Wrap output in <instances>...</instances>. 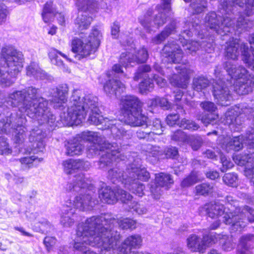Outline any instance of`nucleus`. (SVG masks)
Returning a JSON list of instances; mask_svg holds the SVG:
<instances>
[{
    "label": "nucleus",
    "instance_id": "24",
    "mask_svg": "<svg viewBox=\"0 0 254 254\" xmlns=\"http://www.w3.org/2000/svg\"><path fill=\"white\" fill-rule=\"evenodd\" d=\"M234 162L240 166H246L245 174L251 180L254 186V152L251 154L237 155L234 157Z\"/></svg>",
    "mask_w": 254,
    "mask_h": 254
},
{
    "label": "nucleus",
    "instance_id": "10",
    "mask_svg": "<svg viewBox=\"0 0 254 254\" xmlns=\"http://www.w3.org/2000/svg\"><path fill=\"white\" fill-rule=\"evenodd\" d=\"M143 103L136 96L126 95L121 101L124 123L132 127L148 126V117L142 113Z\"/></svg>",
    "mask_w": 254,
    "mask_h": 254
},
{
    "label": "nucleus",
    "instance_id": "61",
    "mask_svg": "<svg viewBox=\"0 0 254 254\" xmlns=\"http://www.w3.org/2000/svg\"><path fill=\"white\" fill-rule=\"evenodd\" d=\"M57 239L54 237H46L43 241V243L48 252L52 250L54 246L55 245Z\"/></svg>",
    "mask_w": 254,
    "mask_h": 254
},
{
    "label": "nucleus",
    "instance_id": "9",
    "mask_svg": "<svg viewBox=\"0 0 254 254\" xmlns=\"http://www.w3.org/2000/svg\"><path fill=\"white\" fill-rule=\"evenodd\" d=\"M24 62L22 52L11 46L2 48L0 57V85L9 86L21 70Z\"/></svg>",
    "mask_w": 254,
    "mask_h": 254
},
{
    "label": "nucleus",
    "instance_id": "37",
    "mask_svg": "<svg viewBox=\"0 0 254 254\" xmlns=\"http://www.w3.org/2000/svg\"><path fill=\"white\" fill-rule=\"evenodd\" d=\"M155 183L167 190L169 186L174 183V181L170 175L160 173L155 174Z\"/></svg>",
    "mask_w": 254,
    "mask_h": 254
},
{
    "label": "nucleus",
    "instance_id": "60",
    "mask_svg": "<svg viewBox=\"0 0 254 254\" xmlns=\"http://www.w3.org/2000/svg\"><path fill=\"white\" fill-rule=\"evenodd\" d=\"M165 154L167 158L177 159L179 156L178 149L176 147H169L164 150Z\"/></svg>",
    "mask_w": 254,
    "mask_h": 254
},
{
    "label": "nucleus",
    "instance_id": "28",
    "mask_svg": "<svg viewBox=\"0 0 254 254\" xmlns=\"http://www.w3.org/2000/svg\"><path fill=\"white\" fill-rule=\"evenodd\" d=\"M89 131H83L78 136H77L72 139L69 140L65 143V147L66 148V154L69 156L79 155L81 154L84 150V145L82 143V140L88 142L91 145V143L84 139L82 137V134L85 132Z\"/></svg>",
    "mask_w": 254,
    "mask_h": 254
},
{
    "label": "nucleus",
    "instance_id": "58",
    "mask_svg": "<svg viewBox=\"0 0 254 254\" xmlns=\"http://www.w3.org/2000/svg\"><path fill=\"white\" fill-rule=\"evenodd\" d=\"M163 127L162 126L161 121L158 119L153 120L152 125V131H150L152 134L159 135L163 131Z\"/></svg>",
    "mask_w": 254,
    "mask_h": 254
},
{
    "label": "nucleus",
    "instance_id": "33",
    "mask_svg": "<svg viewBox=\"0 0 254 254\" xmlns=\"http://www.w3.org/2000/svg\"><path fill=\"white\" fill-rule=\"evenodd\" d=\"M239 48H241V46L238 43V40L232 38L226 42L224 49L225 57L227 59L232 60L233 61H230L234 63L236 65L237 64L234 61L238 60L240 55ZM237 65H238L237 64Z\"/></svg>",
    "mask_w": 254,
    "mask_h": 254
},
{
    "label": "nucleus",
    "instance_id": "40",
    "mask_svg": "<svg viewBox=\"0 0 254 254\" xmlns=\"http://www.w3.org/2000/svg\"><path fill=\"white\" fill-rule=\"evenodd\" d=\"M204 240L206 244V248L209 246V244H215L221 240L224 241V239H227V235L221 234H217L216 233H211L207 235H204Z\"/></svg>",
    "mask_w": 254,
    "mask_h": 254
},
{
    "label": "nucleus",
    "instance_id": "4",
    "mask_svg": "<svg viewBox=\"0 0 254 254\" xmlns=\"http://www.w3.org/2000/svg\"><path fill=\"white\" fill-rule=\"evenodd\" d=\"M64 189L67 193H77L73 200H65L62 211L60 222L64 227L71 226L74 222L73 215L76 209L84 211L92 209L97 204L98 200L93 197L95 187L89 177L84 174L76 175L72 182L68 183Z\"/></svg>",
    "mask_w": 254,
    "mask_h": 254
},
{
    "label": "nucleus",
    "instance_id": "8",
    "mask_svg": "<svg viewBox=\"0 0 254 254\" xmlns=\"http://www.w3.org/2000/svg\"><path fill=\"white\" fill-rule=\"evenodd\" d=\"M82 137L91 143L88 146L89 151L97 154L103 151L98 162L99 168L104 169L110 166L114 162L124 160L121 153V147L116 143H110L99 133L94 131L84 132Z\"/></svg>",
    "mask_w": 254,
    "mask_h": 254
},
{
    "label": "nucleus",
    "instance_id": "44",
    "mask_svg": "<svg viewBox=\"0 0 254 254\" xmlns=\"http://www.w3.org/2000/svg\"><path fill=\"white\" fill-rule=\"evenodd\" d=\"M172 140L177 142L178 144L181 145L186 144L189 139V135H188L184 131L181 129H178L175 131L171 135Z\"/></svg>",
    "mask_w": 254,
    "mask_h": 254
},
{
    "label": "nucleus",
    "instance_id": "55",
    "mask_svg": "<svg viewBox=\"0 0 254 254\" xmlns=\"http://www.w3.org/2000/svg\"><path fill=\"white\" fill-rule=\"evenodd\" d=\"M72 163L73 171L76 170H87L90 168V166L89 162L80 159H72Z\"/></svg>",
    "mask_w": 254,
    "mask_h": 254
},
{
    "label": "nucleus",
    "instance_id": "13",
    "mask_svg": "<svg viewBox=\"0 0 254 254\" xmlns=\"http://www.w3.org/2000/svg\"><path fill=\"white\" fill-rule=\"evenodd\" d=\"M27 120L24 116L13 113L9 117L0 120V133H12L16 143L21 144L26 137Z\"/></svg>",
    "mask_w": 254,
    "mask_h": 254
},
{
    "label": "nucleus",
    "instance_id": "1",
    "mask_svg": "<svg viewBox=\"0 0 254 254\" xmlns=\"http://www.w3.org/2000/svg\"><path fill=\"white\" fill-rule=\"evenodd\" d=\"M135 221L129 218L121 220L115 218L111 214H104L88 218L85 224L80 225L78 235L82 236L88 228L89 231L85 234L90 235V244L102 246V254H114L121 239L119 228L122 229H133L136 227Z\"/></svg>",
    "mask_w": 254,
    "mask_h": 254
},
{
    "label": "nucleus",
    "instance_id": "31",
    "mask_svg": "<svg viewBox=\"0 0 254 254\" xmlns=\"http://www.w3.org/2000/svg\"><path fill=\"white\" fill-rule=\"evenodd\" d=\"M105 92L108 96L116 97L125 91V85L117 79H110L106 81L104 86Z\"/></svg>",
    "mask_w": 254,
    "mask_h": 254
},
{
    "label": "nucleus",
    "instance_id": "27",
    "mask_svg": "<svg viewBox=\"0 0 254 254\" xmlns=\"http://www.w3.org/2000/svg\"><path fill=\"white\" fill-rule=\"evenodd\" d=\"M162 51L166 57L171 60L170 62L179 63L182 60L183 56L182 50L176 41H168Z\"/></svg>",
    "mask_w": 254,
    "mask_h": 254
},
{
    "label": "nucleus",
    "instance_id": "54",
    "mask_svg": "<svg viewBox=\"0 0 254 254\" xmlns=\"http://www.w3.org/2000/svg\"><path fill=\"white\" fill-rule=\"evenodd\" d=\"M179 22L176 19H173L170 21L164 28L163 30L169 37L170 35L175 34L177 31Z\"/></svg>",
    "mask_w": 254,
    "mask_h": 254
},
{
    "label": "nucleus",
    "instance_id": "39",
    "mask_svg": "<svg viewBox=\"0 0 254 254\" xmlns=\"http://www.w3.org/2000/svg\"><path fill=\"white\" fill-rule=\"evenodd\" d=\"M209 80L203 76H197L193 79L192 88L197 92L202 91L210 85Z\"/></svg>",
    "mask_w": 254,
    "mask_h": 254
},
{
    "label": "nucleus",
    "instance_id": "57",
    "mask_svg": "<svg viewBox=\"0 0 254 254\" xmlns=\"http://www.w3.org/2000/svg\"><path fill=\"white\" fill-rule=\"evenodd\" d=\"M146 149L148 156H152L153 157L157 158L162 154L160 148L158 146L148 144L146 145Z\"/></svg>",
    "mask_w": 254,
    "mask_h": 254
},
{
    "label": "nucleus",
    "instance_id": "11",
    "mask_svg": "<svg viewBox=\"0 0 254 254\" xmlns=\"http://www.w3.org/2000/svg\"><path fill=\"white\" fill-rule=\"evenodd\" d=\"M223 67L231 78L233 79V88L238 94L245 95L252 92L254 85V76L249 74L245 67L230 61L224 62Z\"/></svg>",
    "mask_w": 254,
    "mask_h": 254
},
{
    "label": "nucleus",
    "instance_id": "50",
    "mask_svg": "<svg viewBox=\"0 0 254 254\" xmlns=\"http://www.w3.org/2000/svg\"><path fill=\"white\" fill-rule=\"evenodd\" d=\"M12 152V149L10 147L7 138L4 137H0V154L9 155Z\"/></svg>",
    "mask_w": 254,
    "mask_h": 254
},
{
    "label": "nucleus",
    "instance_id": "5",
    "mask_svg": "<svg viewBox=\"0 0 254 254\" xmlns=\"http://www.w3.org/2000/svg\"><path fill=\"white\" fill-rule=\"evenodd\" d=\"M81 91L75 89L68 103L67 114L64 113V117L61 118L67 124L78 125L85 119L89 114L88 122L89 124L95 126L101 125V127H105V120H109L104 118L100 115V111L98 106V98L93 95L88 94L81 97Z\"/></svg>",
    "mask_w": 254,
    "mask_h": 254
},
{
    "label": "nucleus",
    "instance_id": "19",
    "mask_svg": "<svg viewBox=\"0 0 254 254\" xmlns=\"http://www.w3.org/2000/svg\"><path fill=\"white\" fill-rule=\"evenodd\" d=\"M85 222L79 223L77 227L76 237L74 240L73 248L75 250L82 252L84 254H102L101 251L103 249L102 246H93L90 244V235L83 233L82 236L78 235V230L80 225L84 224ZM91 228H88L87 230L84 232L89 231Z\"/></svg>",
    "mask_w": 254,
    "mask_h": 254
},
{
    "label": "nucleus",
    "instance_id": "48",
    "mask_svg": "<svg viewBox=\"0 0 254 254\" xmlns=\"http://www.w3.org/2000/svg\"><path fill=\"white\" fill-rule=\"evenodd\" d=\"M117 194V201L120 199L124 203H129L131 200L132 196L129 193L125 190L117 188L116 190Z\"/></svg>",
    "mask_w": 254,
    "mask_h": 254
},
{
    "label": "nucleus",
    "instance_id": "41",
    "mask_svg": "<svg viewBox=\"0 0 254 254\" xmlns=\"http://www.w3.org/2000/svg\"><path fill=\"white\" fill-rule=\"evenodd\" d=\"M195 190L197 194L206 195L212 193L215 190V187L212 184L204 183L197 185Z\"/></svg>",
    "mask_w": 254,
    "mask_h": 254
},
{
    "label": "nucleus",
    "instance_id": "51",
    "mask_svg": "<svg viewBox=\"0 0 254 254\" xmlns=\"http://www.w3.org/2000/svg\"><path fill=\"white\" fill-rule=\"evenodd\" d=\"M197 180V174L195 172H192L183 180L181 183V186L183 188L189 187L195 184Z\"/></svg>",
    "mask_w": 254,
    "mask_h": 254
},
{
    "label": "nucleus",
    "instance_id": "45",
    "mask_svg": "<svg viewBox=\"0 0 254 254\" xmlns=\"http://www.w3.org/2000/svg\"><path fill=\"white\" fill-rule=\"evenodd\" d=\"M151 70V67L149 65L144 64L138 67L136 72L135 73L133 79L135 81H137L142 78L149 77L148 73Z\"/></svg>",
    "mask_w": 254,
    "mask_h": 254
},
{
    "label": "nucleus",
    "instance_id": "53",
    "mask_svg": "<svg viewBox=\"0 0 254 254\" xmlns=\"http://www.w3.org/2000/svg\"><path fill=\"white\" fill-rule=\"evenodd\" d=\"M223 181L228 186L236 187L237 184L238 176L235 173H227L223 177Z\"/></svg>",
    "mask_w": 254,
    "mask_h": 254
},
{
    "label": "nucleus",
    "instance_id": "56",
    "mask_svg": "<svg viewBox=\"0 0 254 254\" xmlns=\"http://www.w3.org/2000/svg\"><path fill=\"white\" fill-rule=\"evenodd\" d=\"M163 187L160 186L158 184L154 183L150 185V192L153 198L155 199H159L160 196L163 193Z\"/></svg>",
    "mask_w": 254,
    "mask_h": 254
},
{
    "label": "nucleus",
    "instance_id": "6",
    "mask_svg": "<svg viewBox=\"0 0 254 254\" xmlns=\"http://www.w3.org/2000/svg\"><path fill=\"white\" fill-rule=\"evenodd\" d=\"M128 159L130 163L127 166L125 173L119 168L115 167L109 170L108 178L114 184L121 182L131 192L142 197L144 195L145 187L138 180L148 181L150 174L145 168L142 167L141 160L136 153H130Z\"/></svg>",
    "mask_w": 254,
    "mask_h": 254
},
{
    "label": "nucleus",
    "instance_id": "30",
    "mask_svg": "<svg viewBox=\"0 0 254 254\" xmlns=\"http://www.w3.org/2000/svg\"><path fill=\"white\" fill-rule=\"evenodd\" d=\"M249 40L251 48H254V34L250 35ZM241 51L244 62L249 68L254 70V49H250L247 44L243 43L241 45Z\"/></svg>",
    "mask_w": 254,
    "mask_h": 254
},
{
    "label": "nucleus",
    "instance_id": "64",
    "mask_svg": "<svg viewBox=\"0 0 254 254\" xmlns=\"http://www.w3.org/2000/svg\"><path fill=\"white\" fill-rule=\"evenodd\" d=\"M179 115L178 114H171L168 115L166 119L167 124L170 126H173L178 122Z\"/></svg>",
    "mask_w": 254,
    "mask_h": 254
},
{
    "label": "nucleus",
    "instance_id": "12",
    "mask_svg": "<svg viewBox=\"0 0 254 254\" xmlns=\"http://www.w3.org/2000/svg\"><path fill=\"white\" fill-rule=\"evenodd\" d=\"M80 38H74L71 41V51L75 54V58L78 60L94 54L97 50L102 37V33L96 28H94L87 38L81 32Z\"/></svg>",
    "mask_w": 254,
    "mask_h": 254
},
{
    "label": "nucleus",
    "instance_id": "63",
    "mask_svg": "<svg viewBox=\"0 0 254 254\" xmlns=\"http://www.w3.org/2000/svg\"><path fill=\"white\" fill-rule=\"evenodd\" d=\"M39 223L41 225L39 226V231L42 233L50 232L52 229V226L50 223L45 219L39 221Z\"/></svg>",
    "mask_w": 254,
    "mask_h": 254
},
{
    "label": "nucleus",
    "instance_id": "21",
    "mask_svg": "<svg viewBox=\"0 0 254 254\" xmlns=\"http://www.w3.org/2000/svg\"><path fill=\"white\" fill-rule=\"evenodd\" d=\"M225 201L229 212L237 211L236 215H238L239 217H244L247 219V224L248 222H254V209L248 206H245L243 208L239 207L238 201L231 196H227Z\"/></svg>",
    "mask_w": 254,
    "mask_h": 254
},
{
    "label": "nucleus",
    "instance_id": "35",
    "mask_svg": "<svg viewBox=\"0 0 254 254\" xmlns=\"http://www.w3.org/2000/svg\"><path fill=\"white\" fill-rule=\"evenodd\" d=\"M99 197L103 202L108 204H114L117 202L116 190L108 186L102 187L99 190Z\"/></svg>",
    "mask_w": 254,
    "mask_h": 254
},
{
    "label": "nucleus",
    "instance_id": "22",
    "mask_svg": "<svg viewBox=\"0 0 254 254\" xmlns=\"http://www.w3.org/2000/svg\"><path fill=\"white\" fill-rule=\"evenodd\" d=\"M50 93L52 97L50 100L51 104L55 109L64 107L67 101L68 86L66 84H62L51 89Z\"/></svg>",
    "mask_w": 254,
    "mask_h": 254
},
{
    "label": "nucleus",
    "instance_id": "49",
    "mask_svg": "<svg viewBox=\"0 0 254 254\" xmlns=\"http://www.w3.org/2000/svg\"><path fill=\"white\" fill-rule=\"evenodd\" d=\"M203 142L200 136L189 135V139L186 144H189L193 150H197L201 146Z\"/></svg>",
    "mask_w": 254,
    "mask_h": 254
},
{
    "label": "nucleus",
    "instance_id": "36",
    "mask_svg": "<svg viewBox=\"0 0 254 254\" xmlns=\"http://www.w3.org/2000/svg\"><path fill=\"white\" fill-rule=\"evenodd\" d=\"M26 74L28 76L35 78L44 79L46 77V73L42 70L36 62H31L26 68Z\"/></svg>",
    "mask_w": 254,
    "mask_h": 254
},
{
    "label": "nucleus",
    "instance_id": "43",
    "mask_svg": "<svg viewBox=\"0 0 254 254\" xmlns=\"http://www.w3.org/2000/svg\"><path fill=\"white\" fill-rule=\"evenodd\" d=\"M177 125L181 128L192 131L196 130L199 128V125L194 121L186 118L182 119L177 123Z\"/></svg>",
    "mask_w": 254,
    "mask_h": 254
},
{
    "label": "nucleus",
    "instance_id": "62",
    "mask_svg": "<svg viewBox=\"0 0 254 254\" xmlns=\"http://www.w3.org/2000/svg\"><path fill=\"white\" fill-rule=\"evenodd\" d=\"M43 158L38 156H32L30 157H25L20 159V161L22 164L30 165L34 161H38L40 162L43 161Z\"/></svg>",
    "mask_w": 254,
    "mask_h": 254
},
{
    "label": "nucleus",
    "instance_id": "34",
    "mask_svg": "<svg viewBox=\"0 0 254 254\" xmlns=\"http://www.w3.org/2000/svg\"><path fill=\"white\" fill-rule=\"evenodd\" d=\"M187 246L191 251L203 253L206 248L204 236L201 239L196 235H190L187 239Z\"/></svg>",
    "mask_w": 254,
    "mask_h": 254
},
{
    "label": "nucleus",
    "instance_id": "16",
    "mask_svg": "<svg viewBox=\"0 0 254 254\" xmlns=\"http://www.w3.org/2000/svg\"><path fill=\"white\" fill-rule=\"evenodd\" d=\"M244 144L252 150L247 151V152H245L244 154H239L238 155H245L246 154H251V153L254 152V127H251L248 130L245 139L243 138V136H238L233 138L228 137L224 138L221 147L227 151H229L231 150L238 151L243 148ZM237 155L233 156L234 161V157Z\"/></svg>",
    "mask_w": 254,
    "mask_h": 254
},
{
    "label": "nucleus",
    "instance_id": "14",
    "mask_svg": "<svg viewBox=\"0 0 254 254\" xmlns=\"http://www.w3.org/2000/svg\"><path fill=\"white\" fill-rule=\"evenodd\" d=\"M206 209L209 217L212 218L223 215L222 222L226 225H230L234 231H241L247 225V219L246 218L239 217L236 215L237 211H226L224 205L218 202L215 201L208 204Z\"/></svg>",
    "mask_w": 254,
    "mask_h": 254
},
{
    "label": "nucleus",
    "instance_id": "23",
    "mask_svg": "<svg viewBox=\"0 0 254 254\" xmlns=\"http://www.w3.org/2000/svg\"><path fill=\"white\" fill-rule=\"evenodd\" d=\"M46 134L38 127L32 129L30 131L29 136V142L31 144V148L27 150L29 153L32 152L34 154L43 152L45 147V138Z\"/></svg>",
    "mask_w": 254,
    "mask_h": 254
},
{
    "label": "nucleus",
    "instance_id": "38",
    "mask_svg": "<svg viewBox=\"0 0 254 254\" xmlns=\"http://www.w3.org/2000/svg\"><path fill=\"white\" fill-rule=\"evenodd\" d=\"M56 9L53 6V2L51 0L47 1L43 7L42 16L44 21L47 23L51 20L56 15Z\"/></svg>",
    "mask_w": 254,
    "mask_h": 254
},
{
    "label": "nucleus",
    "instance_id": "18",
    "mask_svg": "<svg viewBox=\"0 0 254 254\" xmlns=\"http://www.w3.org/2000/svg\"><path fill=\"white\" fill-rule=\"evenodd\" d=\"M75 1L78 9L84 11L78 14L74 22L75 27L79 31H82L88 28L92 21V17L89 16L86 11L96 10L98 4L94 0H75Z\"/></svg>",
    "mask_w": 254,
    "mask_h": 254
},
{
    "label": "nucleus",
    "instance_id": "15",
    "mask_svg": "<svg viewBox=\"0 0 254 254\" xmlns=\"http://www.w3.org/2000/svg\"><path fill=\"white\" fill-rule=\"evenodd\" d=\"M171 0H162L161 4L156 6L158 13L156 15L153 21L151 17L153 13V10L151 8L148 9L145 14L139 18L140 23L147 32L152 31L153 28L155 26L156 28L162 26L166 22L167 18L171 14Z\"/></svg>",
    "mask_w": 254,
    "mask_h": 254
},
{
    "label": "nucleus",
    "instance_id": "17",
    "mask_svg": "<svg viewBox=\"0 0 254 254\" xmlns=\"http://www.w3.org/2000/svg\"><path fill=\"white\" fill-rule=\"evenodd\" d=\"M148 57V52L144 47L139 50L135 56L132 55L129 52L123 53L120 57V64H116L113 66L112 72L113 73L114 72V76L116 74H118L119 78L123 79L124 77H126L127 75L125 73L121 64L126 67L132 63H143L146 62Z\"/></svg>",
    "mask_w": 254,
    "mask_h": 254
},
{
    "label": "nucleus",
    "instance_id": "29",
    "mask_svg": "<svg viewBox=\"0 0 254 254\" xmlns=\"http://www.w3.org/2000/svg\"><path fill=\"white\" fill-rule=\"evenodd\" d=\"M102 130L110 129L111 132L116 139H121L127 135V131L123 127L121 121L117 120H106L105 127H100Z\"/></svg>",
    "mask_w": 254,
    "mask_h": 254
},
{
    "label": "nucleus",
    "instance_id": "52",
    "mask_svg": "<svg viewBox=\"0 0 254 254\" xmlns=\"http://www.w3.org/2000/svg\"><path fill=\"white\" fill-rule=\"evenodd\" d=\"M254 239V235L249 234L244 235L240 238L238 247L242 248V245L243 244L244 248L250 249L251 250V243Z\"/></svg>",
    "mask_w": 254,
    "mask_h": 254
},
{
    "label": "nucleus",
    "instance_id": "3",
    "mask_svg": "<svg viewBox=\"0 0 254 254\" xmlns=\"http://www.w3.org/2000/svg\"><path fill=\"white\" fill-rule=\"evenodd\" d=\"M6 106L18 108L19 112H13L18 116H25L22 113L33 120H37L40 125L47 123L51 127L57 126L56 117L48 107V101L38 94V89L30 87L20 91H15L8 95L6 101ZM7 115L5 118L9 117ZM26 119V118H25Z\"/></svg>",
    "mask_w": 254,
    "mask_h": 254
},
{
    "label": "nucleus",
    "instance_id": "42",
    "mask_svg": "<svg viewBox=\"0 0 254 254\" xmlns=\"http://www.w3.org/2000/svg\"><path fill=\"white\" fill-rule=\"evenodd\" d=\"M59 55L66 60L71 61V60L68 59L67 56L65 54L57 50H54L50 54V57L52 64L57 65L59 66H62L64 65L63 61L60 58Z\"/></svg>",
    "mask_w": 254,
    "mask_h": 254
},
{
    "label": "nucleus",
    "instance_id": "46",
    "mask_svg": "<svg viewBox=\"0 0 254 254\" xmlns=\"http://www.w3.org/2000/svg\"><path fill=\"white\" fill-rule=\"evenodd\" d=\"M154 88V83L150 77L145 79L139 85V90L141 94H146L151 92Z\"/></svg>",
    "mask_w": 254,
    "mask_h": 254
},
{
    "label": "nucleus",
    "instance_id": "20",
    "mask_svg": "<svg viewBox=\"0 0 254 254\" xmlns=\"http://www.w3.org/2000/svg\"><path fill=\"white\" fill-rule=\"evenodd\" d=\"M232 81L228 79L226 83L219 78L213 85V95L218 104L227 106L230 104L233 97L228 88L229 85H231Z\"/></svg>",
    "mask_w": 254,
    "mask_h": 254
},
{
    "label": "nucleus",
    "instance_id": "47",
    "mask_svg": "<svg viewBox=\"0 0 254 254\" xmlns=\"http://www.w3.org/2000/svg\"><path fill=\"white\" fill-rule=\"evenodd\" d=\"M128 210L135 212L138 215L145 214L147 212V209L142 204L138 202H130L128 205Z\"/></svg>",
    "mask_w": 254,
    "mask_h": 254
},
{
    "label": "nucleus",
    "instance_id": "59",
    "mask_svg": "<svg viewBox=\"0 0 254 254\" xmlns=\"http://www.w3.org/2000/svg\"><path fill=\"white\" fill-rule=\"evenodd\" d=\"M220 244L222 245V249L225 252H230L235 248V245L232 242L231 238H229L228 235H227V239H224V241L221 240Z\"/></svg>",
    "mask_w": 254,
    "mask_h": 254
},
{
    "label": "nucleus",
    "instance_id": "2",
    "mask_svg": "<svg viewBox=\"0 0 254 254\" xmlns=\"http://www.w3.org/2000/svg\"><path fill=\"white\" fill-rule=\"evenodd\" d=\"M219 12L223 16V21L220 16L215 12L208 13L205 17V26L216 33L224 36L234 29L247 30L252 27V22L246 18L242 12L247 16L254 13V0H225L221 2L219 7Z\"/></svg>",
    "mask_w": 254,
    "mask_h": 254
},
{
    "label": "nucleus",
    "instance_id": "26",
    "mask_svg": "<svg viewBox=\"0 0 254 254\" xmlns=\"http://www.w3.org/2000/svg\"><path fill=\"white\" fill-rule=\"evenodd\" d=\"M142 242V240L139 235L129 236L125 240L121 246L118 245L115 253L118 252V254H130L131 250L139 248Z\"/></svg>",
    "mask_w": 254,
    "mask_h": 254
},
{
    "label": "nucleus",
    "instance_id": "32",
    "mask_svg": "<svg viewBox=\"0 0 254 254\" xmlns=\"http://www.w3.org/2000/svg\"><path fill=\"white\" fill-rule=\"evenodd\" d=\"M200 106L203 110L210 113V114L202 116L200 119L202 123L205 126H207L218 118V115L214 113L217 108L214 103L205 101L200 104Z\"/></svg>",
    "mask_w": 254,
    "mask_h": 254
},
{
    "label": "nucleus",
    "instance_id": "25",
    "mask_svg": "<svg viewBox=\"0 0 254 254\" xmlns=\"http://www.w3.org/2000/svg\"><path fill=\"white\" fill-rule=\"evenodd\" d=\"M175 68L178 73H174L169 77L170 82L172 85L181 88H186L189 80L190 71L185 65L176 66Z\"/></svg>",
    "mask_w": 254,
    "mask_h": 254
},
{
    "label": "nucleus",
    "instance_id": "7",
    "mask_svg": "<svg viewBox=\"0 0 254 254\" xmlns=\"http://www.w3.org/2000/svg\"><path fill=\"white\" fill-rule=\"evenodd\" d=\"M200 22L198 16H195L191 21L185 23L180 35L178 42L182 45L187 54L193 55L199 47L208 53L214 50L213 37H208L207 30L201 29Z\"/></svg>",
    "mask_w": 254,
    "mask_h": 254
}]
</instances>
